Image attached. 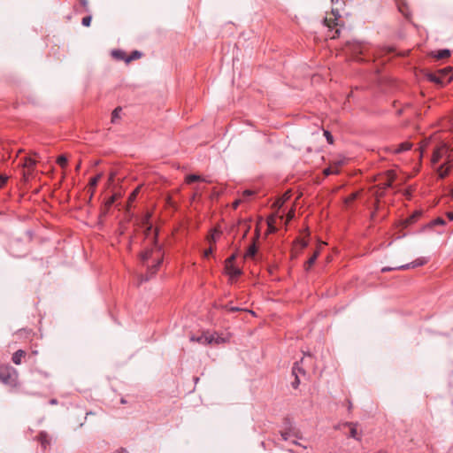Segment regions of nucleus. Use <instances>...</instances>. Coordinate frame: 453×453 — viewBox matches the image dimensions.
<instances>
[{"mask_svg":"<svg viewBox=\"0 0 453 453\" xmlns=\"http://www.w3.org/2000/svg\"><path fill=\"white\" fill-rule=\"evenodd\" d=\"M146 238L151 239V242H153V247L150 249H146L142 254H141V259L142 263L148 262L150 259L152 260L153 265L151 266L148 267V272L146 275H141L140 277V283L148 281L157 271L159 268L162 261H163V254H162V249L161 247L157 243V230L153 229L151 225H149L146 227L145 231Z\"/></svg>","mask_w":453,"mask_h":453,"instance_id":"1","label":"nucleus"},{"mask_svg":"<svg viewBox=\"0 0 453 453\" xmlns=\"http://www.w3.org/2000/svg\"><path fill=\"white\" fill-rule=\"evenodd\" d=\"M449 157V148L446 144H441L434 150L432 162L433 164L438 163L441 159H445V162L437 168V173L440 178H444L449 170V166H446L448 164Z\"/></svg>","mask_w":453,"mask_h":453,"instance_id":"2","label":"nucleus"},{"mask_svg":"<svg viewBox=\"0 0 453 453\" xmlns=\"http://www.w3.org/2000/svg\"><path fill=\"white\" fill-rule=\"evenodd\" d=\"M340 19L341 15L339 11L337 9H332L331 13L327 14L323 20L324 25L328 28L327 36L330 39H335L340 35L342 27Z\"/></svg>","mask_w":453,"mask_h":453,"instance_id":"3","label":"nucleus"},{"mask_svg":"<svg viewBox=\"0 0 453 453\" xmlns=\"http://www.w3.org/2000/svg\"><path fill=\"white\" fill-rule=\"evenodd\" d=\"M2 383L10 387L18 384V372L10 365L2 366Z\"/></svg>","mask_w":453,"mask_h":453,"instance_id":"4","label":"nucleus"},{"mask_svg":"<svg viewBox=\"0 0 453 453\" xmlns=\"http://www.w3.org/2000/svg\"><path fill=\"white\" fill-rule=\"evenodd\" d=\"M427 262H428V259L426 257H418V258L415 259L414 261H412L411 263H408V264H405L403 265H399L396 267H383L381 269V272L385 273V272H389L392 270H408L411 268H416L418 266H422V265H426Z\"/></svg>","mask_w":453,"mask_h":453,"instance_id":"5","label":"nucleus"},{"mask_svg":"<svg viewBox=\"0 0 453 453\" xmlns=\"http://www.w3.org/2000/svg\"><path fill=\"white\" fill-rule=\"evenodd\" d=\"M196 342L203 343V344H211L216 343L219 344L225 342V339L221 336H219L218 334H204L196 339Z\"/></svg>","mask_w":453,"mask_h":453,"instance_id":"6","label":"nucleus"},{"mask_svg":"<svg viewBox=\"0 0 453 453\" xmlns=\"http://www.w3.org/2000/svg\"><path fill=\"white\" fill-rule=\"evenodd\" d=\"M367 49V45L361 42H352L348 44V50L352 53V55L357 58L358 60L360 58H357L358 55L364 54Z\"/></svg>","mask_w":453,"mask_h":453,"instance_id":"7","label":"nucleus"},{"mask_svg":"<svg viewBox=\"0 0 453 453\" xmlns=\"http://www.w3.org/2000/svg\"><path fill=\"white\" fill-rule=\"evenodd\" d=\"M422 211H415L410 217L405 219L403 222V226H409L414 224L422 216Z\"/></svg>","mask_w":453,"mask_h":453,"instance_id":"8","label":"nucleus"},{"mask_svg":"<svg viewBox=\"0 0 453 453\" xmlns=\"http://www.w3.org/2000/svg\"><path fill=\"white\" fill-rule=\"evenodd\" d=\"M280 434L284 441H290L293 444L298 445L296 440H292V437H296V433L291 428L282 431Z\"/></svg>","mask_w":453,"mask_h":453,"instance_id":"9","label":"nucleus"},{"mask_svg":"<svg viewBox=\"0 0 453 453\" xmlns=\"http://www.w3.org/2000/svg\"><path fill=\"white\" fill-rule=\"evenodd\" d=\"M26 356V352L22 349H19L13 353L12 360L15 365H20L22 358Z\"/></svg>","mask_w":453,"mask_h":453,"instance_id":"10","label":"nucleus"},{"mask_svg":"<svg viewBox=\"0 0 453 453\" xmlns=\"http://www.w3.org/2000/svg\"><path fill=\"white\" fill-rule=\"evenodd\" d=\"M38 440L43 449H45L47 446L50 445V439L49 435L44 432L40 433V434L38 435Z\"/></svg>","mask_w":453,"mask_h":453,"instance_id":"11","label":"nucleus"},{"mask_svg":"<svg viewBox=\"0 0 453 453\" xmlns=\"http://www.w3.org/2000/svg\"><path fill=\"white\" fill-rule=\"evenodd\" d=\"M411 144L410 142H403V143L397 145L395 148L392 149V151L394 153L398 154V153H402L403 151L409 150L411 149Z\"/></svg>","mask_w":453,"mask_h":453,"instance_id":"12","label":"nucleus"},{"mask_svg":"<svg viewBox=\"0 0 453 453\" xmlns=\"http://www.w3.org/2000/svg\"><path fill=\"white\" fill-rule=\"evenodd\" d=\"M433 56L437 59H442L449 58L450 56V51L447 49L440 50L433 54Z\"/></svg>","mask_w":453,"mask_h":453,"instance_id":"13","label":"nucleus"},{"mask_svg":"<svg viewBox=\"0 0 453 453\" xmlns=\"http://www.w3.org/2000/svg\"><path fill=\"white\" fill-rule=\"evenodd\" d=\"M319 250L315 251L314 254L308 259V261L305 264V270L308 271L310 268L315 264L318 257H319Z\"/></svg>","mask_w":453,"mask_h":453,"instance_id":"14","label":"nucleus"},{"mask_svg":"<svg viewBox=\"0 0 453 453\" xmlns=\"http://www.w3.org/2000/svg\"><path fill=\"white\" fill-rule=\"evenodd\" d=\"M36 161L32 157H26L24 161V167H26L28 171V174H31L30 170L34 168Z\"/></svg>","mask_w":453,"mask_h":453,"instance_id":"15","label":"nucleus"},{"mask_svg":"<svg viewBox=\"0 0 453 453\" xmlns=\"http://www.w3.org/2000/svg\"><path fill=\"white\" fill-rule=\"evenodd\" d=\"M228 274L232 277H237L241 274V270L234 267L233 265H226Z\"/></svg>","mask_w":453,"mask_h":453,"instance_id":"16","label":"nucleus"},{"mask_svg":"<svg viewBox=\"0 0 453 453\" xmlns=\"http://www.w3.org/2000/svg\"><path fill=\"white\" fill-rule=\"evenodd\" d=\"M296 370H297V365H296L292 368V373H293V375H295V381L292 382V386L294 388H296L298 387V385L300 384V380H299L298 375L296 374Z\"/></svg>","mask_w":453,"mask_h":453,"instance_id":"17","label":"nucleus"},{"mask_svg":"<svg viewBox=\"0 0 453 453\" xmlns=\"http://www.w3.org/2000/svg\"><path fill=\"white\" fill-rule=\"evenodd\" d=\"M219 234L218 230H213L207 237L208 242L211 243L215 242Z\"/></svg>","mask_w":453,"mask_h":453,"instance_id":"18","label":"nucleus"},{"mask_svg":"<svg viewBox=\"0 0 453 453\" xmlns=\"http://www.w3.org/2000/svg\"><path fill=\"white\" fill-rule=\"evenodd\" d=\"M121 108H116L111 113V122L116 123L120 118Z\"/></svg>","mask_w":453,"mask_h":453,"instance_id":"19","label":"nucleus"},{"mask_svg":"<svg viewBox=\"0 0 453 453\" xmlns=\"http://www.w3.org/2000/svg\"><path fill=\"white\" fill-rule=\"evenodd\" d=\"M338 172H339L338 166H331V167L326 168L324 170V174L328 176L330 174H336V173H338Z\"/></svg>","mask_w":453,"mask_h":453,"instance_id":"20","label":"nucleus"},{"mask_svg":"<svg viewBox=\"0 0 453 453\" xmlns=\"http://www.w3.org/2000/svg\"><path fill=\"white\" fill-rule=\"evenodd\" d=\"M201 180H202L201 176L196 175V174H189L186 177V182L188 184H190L194 181Z\"/></svg>","mask_w":453,"mask_h":453,"instance_id":"21","label":"nucleus"},{"mask_svg":"<svg viewBox=\"0 0 453 453\" xmlns=\"http://www.w3.org/2000/svg\"><path fill=\"white\" fill-rule=\"evenodd\" d=\"M101 178H102V173H99L96 176L90 179L89 187L91 188H95Z\"/></svg>","mask_w":453,"mask_h":453,"instance_id":"22","label":"nucleus"},{"mask_svg":"<svg viewBox=\"0 0 453 453\" xmlns=\"http://www.w3.org/2000/svg\"><path fill=\"white\" fill-rule=\"evenodd\" d=\"M445 220L441 218H437L435 219L434 220L431 221L429 224H428V226L429 227H433L434 226H442V225H445Z\"/></svg>","mask_w":453,"mask_h":453,"instance_id":"23","label":"nucleus"},{"mask_svg":"<svg viewBox=\"0 0 453 453\" xmlns=\"http://www.w3.org/2000/svg\"><path fill=\"white\" fill-rule=\"evenodd\" d=\"M142 53L138 50H134L131 53V55L126 59L127 62H130L134 59L141 58Z\"/></svg>","mask_w":453,"mask_h":453,"instance_id":"24","label":"nucleus"},{"mask_svg":"<svg viewBox=\"0 0 453 453\" xmlns=\"http://www.w3.org/2000/svg\"><path fill=\"white\" fill-rule=\"evenodd\" d=\"M57 163L61 166V167H65L67 164V158L64 155H61L58 157L57 159Z\"/></svg>","mask_w":453,"mask_h":453,"instance_id":"25","label":"nucleus"},{"mask_svg":"<svg viewBox=\"0 0 453 453\" xmlns=\"http://www.w3.org/2000/svg\"><path fill=\"white\" fill-rule=\"evenodd\" d=\"M257 252V248H256V245L255 244H252L249 247L247 252H246V256L247 257H254L255 254Z\"/></svg>","mask_w":453,"mask_h":453,"instance_id":"26","label":"nucleus"},{"mask_svg":"<svg viewBox=\"0 0 453 453\" xmlns=\"http://www.w3.org/2000/svg\"><path fill=\"white\" fill-rule=\"evenodd\" d=\"M349 426H351V428H350V437H352L354 439H357V440H359V438L357 437V428L352 424H349Z\"/></svg>","mask_w":453,"mask_h":453,"instance_id":"27","label":"nucleus"},{"mask_svg":"<svg viewBox=\"0 0 453 453\" xmlns=\"http://www.w3.org/2000/svg\"><path fill=\"white\" fill-rule=\"evenodd\" d=\"M90 22H91V17L86 16L82 19L81 24L85 27H88L90 25Z\"/></svg>","mask_w":453,"mask_h":453,"instance_id":"28","label":"nucleus"},{"mask_svg":"<svg viewBox=\"0 0 453 453\" xmlns=\"http://www.w3.org/2000/svg\"><path fill=\"white\" fill-rule=\"evenodd\" d=\"M357 197V193H352L350 194L346 199H345V203H351L352 201H354Z\"/></svg>","mask_w":453,"mask_h":453,"instance_id":"29","label":"nucleus"},{"mask_svg":"<svg viewBox=\"0 0 453 453\" xmlns=\"http://www.w3.org/2000/svg\"><path fill=\"white\" fill-rule=\"evenodd\" d=\"M254 192L252 190H250V189H246L242 192V197L243 198H248L251 196H253Z\"/></svg>","mask_w":453,"mask_h":453,"instance_id":"30","label":"nucleus"},{"mask_svg":"<svg viewBox=\"0 0 453 453\" xmlns=\"http://www.w3.org/2000/svg\"><path fill=\"white\" fill-rule=\"evenodd\" d=\"M324 134H325V136L326 138V141L329 143H333V135L328 131H324Z\"/></svg>","mask_w":453,"mask_h":453,"instance_id":"31","label":"nucleus"},{"mask_svg":"<svg viewBox=\"0 0 453 453\" xmlns=\"http://www.w3.org/2000/svg\"><path fill=\"white\" fill-rule=\"evenodd\" d=\"M295 216V211L293 210H291L288 215H287V220H286V223H288V221H290Z\"/></svg>","mask_w":453,"mask_h":453,"instance_id":"32","label":"nucleus"},{"mask_svg":"<svg viewBox=\"0 0 453 453\" xmlns=\"http://www.w3.org/2000/svg\"><path fill=\"white\" fill-rule=\"evenodd\" d=\"M212 252H213V250L211 247H210L208 250H205L203 251V257H208Z\"/></svg>","mask_w":453,"mask_h":453,"instance_id":"33","label":"nucleus"},{"mask_svg":"<svg viewBox=\"0 0 453 453\" xmlns=\"http://www.w3.org/2000/svg\"><path fill=\"white\" fill-rule=\"evenodd\" d=\"M297 365L296 374L299 376V374H304V370L299 366L297 363H295L294 365Z\"/></svg>","mask_w":453,"mask_h":453,"instance_id":"34","label":"nucleus"},{"mask_svg":"<svg viewBox=\"0 0 453 453\" xmlns=\"http://www.w3.org/2000/svg\"><path fill=\"white\" fill-rule=\"evenodd\" d=\"M234 260V256H231L226 261V265H231L233 261Z\"/></svg>","mask_w":453,"mask_h":453,"instance_id":"35","label":"nucleus"},{"mask_svg":"<svg viewBox=\"0 0 453 453\" xmlns=\"http://www.w3.org/2000/svg\"><path fill=\"white\" fill-rule=\"evenodd\" d=\"M399 11L404 15V16H407L408 13H407V11H406V7L405 6H399Z\"/></svg>","mask_w":453,"mask_h":453,"instance_id":"36","label":"nucleus"},{"mask_svg":"<svg viewBox=\"0 0 453 453\" xmlns=\"http://www.w3.org/2000/svg\"><path fill=\"white\" fill-rule=\"evenodd\" d=\"M8 177L2 174V177H1V180H2V186L5 183V181L7 180Z\"/></svg>","mask_w":453,"mask_h":453,"instance_id":"37","label":"nucleus"},{"mask_svg":"<svg viewBox=\"0 0 453 453\" xmlns=\"http://www.w3.org/2000/svg\"><path fill=\"white\" fill-rule=\"evenodd\" d=\"M447 217L449 220H453V211H449L447 213Z\"/></svg>","mask_w":453,"mask_h":453,"instance_id":"38","label":"nucleus"},{"mask_svg":"<svg viewBox=\"0 0 453 453\" xmlns=\"http://www.w3.org/2000/svg\"><path fill=\"white\" fill-rule=\"evenodd\" d=\"M240 202H241V200H236V201L233 203V207H234V209H236V208L238 207V205H239Z\"/></svg>","mask_w":453,"mask_h":453,"instance_id":"39","label":"nucleus"},{"mask_svg":"<svg viewBox=\"0 0 453 453\" xmlns=\"http://www.w3.org/2000/svg\"><path fill=\"white\" fill-rule=\"evenodd\" d=\"M283 203H284V201H283V200H280V201H277V202H276V204H277L279 207H280V206H282Z\"/></svg>","mask_w":453,"mask_h":453,"instance_id":"40","label":"nucleus"},{"mask_svg":"<svg viewBox=\"0 0 453 453\" xmlns=\"http://www.w3.org/2000/svg\"><path fill=\"white\" fill-rule=\"evenodd\" d=\"M137 192H138V189H135L134 191H133V193H132V195H131V197H132V198H134V197H135V196H136V194H137Z\"/></svg>","mask_w":453,"mask_h":453,"instance_id":"41","label":"nucleus"},{"mask_svg":"<svg viewBox=\"0 0 453 453\" xmlns=\"http://www.w3.org/2000/svg\"><path fill=\"white\" fill-rule=\"evenodd\" d=\"M239 310H240V309H239V308H237V307H231V308H230V311H239Z\"/></svg>","mask_w":453,"mask_h":453,"instance_id":"42","label":"nucleus"},{"mask_svg":"<svg viewBox=\"0 0 453 453\" xmlns=\"http://www.w3.org/2000/svg\"><path fill=\"white\" fill-rule=\"evenodd\" d=\"M431 80H432V81H436V82H439V81H439V79H438V78H436V77H433Z\"/></svg>","mask_w":453,"mask_h":453,"instance_id":"43","label":"nucleus"},{"mask_svg":"<svg viewBox=\"0 0 453 453\" xmlns=\"http://www.w3.org/2000/svg\"><path fill=\"white\" fill-rule=\"evenodd\" d=\"M50 403H51V404H56V403H57V400H56V399H52V400H50Z\"/></svg>","mask_w":453,"mask_h":453,"instance_id":"44","label":"nucleus"},{"mask_svg":"<svg viewBox=\"0 0 453 453\" xmlns=\"http://www.w3.org/2000/svg\"><path fill=\"white\" fill-rule=\"evenodd\" d=\"M391 181H392V180H389L386 183V185H387V186H390V185H391Z\"/></svg>","mask_w":453,"mask_h":453,"instance_id":"45","label":"nucleus"},{"mask_svg":"<svg viewBox=\"0 0 453 453\" xmlns=\"http://www.w3.org/2000/svg\"><path fill=\"white\" fill-rule=\"evenodd\" d=\"M80 166H81V164L79 163L77 165H76V171H78L80 169Z\"/></svg>","mask_w":453,"mask_h":453,"instance_id":"46","label":"nucleus"},{"mask_svg":"<svg viewBox=\"0 0 453 453\" xmlns=\"http://www.w3.org/2000/svg\"><path fill=\"white\" fill-rule=\"evenodd\" d=\"M332 3L334 4V3H338V0H332Z\"/></svg>","mask_w":453,"mask_h":453,"instance_id":"47","label":"nucleus"},{"mask_svg":"<svg viewBox=\"0 0 453 453\" xmlns=\"http://www.w3.org/2000/svg\"><path fill=\"white\" fill-rule=\"evenodd\" d=\"M111 203H113V198L111 199L109 203L111 204Z\"/></svg>","mask_w":453,"mask_h":453,"instance_id":"48","label":"nucleus"},{"mask_svg":"<svg viewBox=\"0 0 453 453\" xmlns=\"http://www.w3.org/2000/svg\"><path fill=\"white\" fill-rule=\"evenodd\" d=\"M119 52H114V55L119 56Z\"/></svg>","mask_w":453,"mask_h":453,"instance_id":"49","label":"nucleus"}]
</instances>
